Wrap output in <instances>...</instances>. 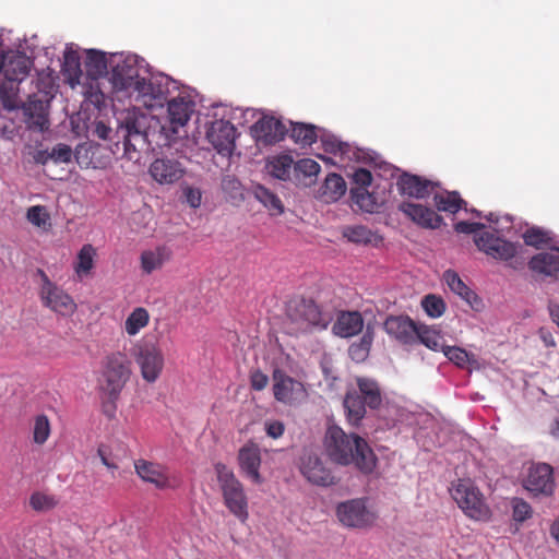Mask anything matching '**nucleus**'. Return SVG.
<instances>
[{"instance_id": "obj_37", "label": "nucleus", "mask_w": 559, "mask_h": 559, "mask_svg": "<svg viewBox=\"0 0 559 559\" xmlns=\"http://www.w3.org/2000/svg\"><path fill=\"white\" fill-rule=\"evenodd\" d=\"M252 193L254 198L261 202L272 215H281L284 212V205L281 199L262 185L254 186Z\"/></svg>"}, {"instance_id": "obj_33", "label": "nucleus", "mask_w": 559, "mask_h": 559, "mask_svg": "<svg viewBox=\"0 0 559 559\" xmlns=\"http://www.w3.org/2000/svg\"><path fill=\"white\" fill-rule=\"evenodd\" d=\"M346 417L352 426H358L366 414V402L356 391L347 392L343 402Z\"/></svg>"}, {"instance_id": "obj_30", "label": "nucleus", "mask_w": 559, "mask_h": 559, "mask_svg": "<svg viewBox=\"0 0 559 559\" xmlns=\"http://www.w3.org/2000/svg\"><path fill=\"white\" fill-rule=\"evenodd\" d=\"M443 278L451 292L460 296L471 307L475 308L480 302L478 296L462 281L456 272L448 270L443 273Z\"/></svg>"}, {"instance_id": "obj_24", "label": "nucleus", "mask_w": 559, "mask_h": 559, "mask_svg": "<svg viewBox=\"0 0 559 559\" xmlns=\"http://www.w3.org/2000/svg\"><path fill=\"white\" fill-rule=\"evenodd\" d=\"M528 269L544 276L557 277L559 275V248L533 255L528 261Z\"/></svg>"}, {"instance_id": "obj_50", "label": "nucleus", "mask_w": 559, "mask_h": 559, "mask_svg": "<svg viewBox=\"0 0 559 559\" xmlns=\"http://www.w3.org/2000/svg\"><path fill=\"white\" fill-rule=\"evenodd\" d=\"M512 519L516 523H523L533 514L532 507L522 498H512Z\"/></svg>"}, {"instance_id": "obj_7", "label": "nucleus", "mask_w": 559, "mask_h": 559, "mask_svg": "<svg viewBox=\"0 0 559 559\" xmlns=\"http://www.w3.org/2000/svg\"><path fill=\"white\" fill-rule=\"evenodd\" d=\"M451 496L468 518L476 521L489 520L490 509L483 495L471 481L459 480L453 485Z\"/></svg>"}, {"instance_id": "obj_38", "label": "nucleus", "mask_w": 559, "mask_h": 559, "mask_svg": "<svg viewBox=\"0 0 559 559\" xmlns=\"http://www.w3.org/2000/svg\"><path fill=\"white\" fill-rule=\"evenodd\" d=\"M95 257L96 249L91 243H86L80 249L74 262V272L80 278L91 273L94 267Z\"/></svg>"}, {"instance_id": "obj_59", "label": "nucleus", "mask_w": 559, "mask_h": 559, "mask_svg": "<svg viewBox=\"0 0 559 559\" xmlns=\"http://www.w3.org/2000/svg\"><path fill=\"white\" fill-rule=\"evenodd\" d=\"M322 145L328 153L336 154L343 152V143L333 136L322 138Z\"/></svg>"}, {"instance_id": "obj_54", "label": "nucleus", "mask_w": 559, "mask_h": 559, "mask_svg": "<svg viewBox=\"0 0 559 559\" xmlns=\"http://www.w3.org/2000/svg\"><path fill=\"white\" fill-rule=\"evenodd\" d=\"M265 433L272 439H278L284 435L285 425L281 420H265L264 421Z\"/></svg>"}, {"instance_id": "obj_20", "label": "nucleus", "mask_w": 559, "mask_h": 559, "mask_svg": "<svg viewBox=\"0 0 559 559\" xmlns=\"http://www.w3.org/2000/svg\"><path fill=\"white\" fill-rule=\"evenodd\" d=\"M134 467L142 480L154 485L157 489H167L174 486L168 469L159 464L139 460Z\"/></svg>"}, {"instance_id": "obj_47", "label": "nucleus", "mask_w": 559, "mask_h": 559, "mask_svg": "<svg viewBox=\"0 0 559 559\" xmlns=\"http://www.w3.org/2000/svg\"><path fill=\"white\" fill-rule=\"evenodd\" d=\"M421 307L430 318L441 317L447 309L444 300L440 296L433 294H429L423 298Z\"/></svg>"}, {"instance_id": "obj_6", "label": "nucleus", "mask_w": 559, "mask_h": 559, "mask_svg": "<svg viewBox=\"0 0 559 559\" xmlns=\"http://www.w3.org/2000/svg\"><path fill=\"white\" fill-rule=\"evenodd\" d=\"M216 471L225 506L242 523L246 522L248 519V502L242 485L234 473L225 466L217 465Z\"/></svg>"}, {"instance_id": "obj_51", "label": "nucleus", "mask_w": 559, "mask_h": 559, "mask_svg": "<svg viewBox=\"0 0 559 559\" xmlns=\"http://www.w3.org/2000/svg\"><path fill=\"white\" fill-rule=\"evenodd\" d=\"M294 170L299 176L300 174L307 178H316L321 170L320 165L311 158H302L295 163Z\"/></svg>"}, {"instance_id": "obj_16", "label": "nucleus", "mask_w": 559, "mask_h": 559, "mask_svg": "<svg viewBox=\"0 0 559 559\" xmlns=\"http://www.w3.org/2000/svg\"><path fill=\"white\" fill-rule=\"evenodd\" d=\"M523 486L534 495H550L555 486L550 465L540 463L530 467Z\"/></svg>"}, {"instance_id": "obj_53", "label": "nucleus", "mask_w": 559, "mask_h": 559, "mask_svg": "<svg viewBox=\"0 0 559 559\" xmlns=\"http://www.w3.org/2000/svg\"><path fill=\"white\" fill-rule=\"evenodd\" d=\"M29 504L36 511H48L55 508L57 501L51 496L36 492L31 496Z\"/></svg>"}, {"instance_id": "obj_23", "label": "nucleus", "mask_w": 559, "mask_h": 559, "mask_svg": "<svg viewBox=\"0 0 559 559\" xmlns=\"http://www.w3.org/2000/svg\"><path fill=\"white\" fill-rule=\"evenodd\" d=\"M238 461L242 473L250 478L253 483H262V477L259 473L261 465V452L257 444L247 443L238 454Z\"/></svg>"}, {"instance_id": "obj_10", "label": "nucleus", "mask_w": 559, "mask_h": 559, "mask_svg": "<svg viewBox=\"0 0 559 559\" xmlns=\"http://www.w3.org/2000/svg\"><path fill=\"white\" fill-rule=\"evenodd\" d=\"M273 393L276 401L288 405L301 403L307 397L304 384L280 370L273 373Z\"/></svg>"}, {"instance_id": "obj_25", "label": "nucleus", "mask_w": 559, "mask_h": 559, "mask_svg": "<svg viewBox=\"0 0 559 559\" xmlns=\"http://www.w3.org/2000/svg\"><path fill=\"white\" fill-rule=\"evenodd\" d=\"M364 330V319L358 311H342L332 326L335 335L341 337H353Z\"/></svg>"}, {"instance_id": "obj_17", "label": "nucleus", "mask_w": 559, "mask_h": 559, "mask_svg": "<svg viewBox=\"0 0 559 559\" xmlns=\"http://www.w3.org/2000/svg\"><path fill=\"white\" fill-rule=\"evenodd\" d=\"M186 173L180 162L174 158H156L148 168V174L159 185H173L180 180Z\"/></svg>"}, {"instance_id": "obj_64", "label": "nucleus", "mask_w": 559, "mask_h": 559, "mask_svg": "<svg viewBox=\"0 0 559 559\" xmlns=\"http://www.w3.org/2000/svg\"><path fill=\"white\" fill-rule=\"evenodd\" d=\"M549 309L554 322H556L559 328V305H551Z\"/></svg>"}, {"instance_id": "obj_12", "label": "nucleus", "mask_w": 559, "mask_h": 559, "mask_svg": "<svg viewBox=\"0 0 559 559\" xmlns=\"http://www.w3.org/2000/svg\"><path fill=\"white\" fill-rule=\"evenodd\" d=\"M477 248L487 255L500 260L509 261L518 253V245L500 238L492 233H484L474 239Z\"/></svg>"}, {"instance_id": "obj_5", "label": "nucleus", "mask_w": 559, "mask_h": 559, "mask_svg": "<svg viewBox=\"0 0 559 559\" xmlns=\"http://www.w3.org/2000/svg\"><path fill=\"white\" fill-rule=\"evenodd\" d=\"M36 274L40 277L38 296L41 305L59 316L71 317L78 309L72 296L52 282L44 270L37 269Z\"/></svg>"}, {"instance_id": "obj_31", "label": "nucleus", "mask_w": 559, "mask_h": 559, "mask_svg": "<svg viewBox=\"0 0 559 559\" xmlns=\"http://www.w3.org/2000/svg\"><path fill=\"white\" fill-rule=\"evenodd\" d=\"M342 235L349 242L356 245L378 246L382 241L381 236L362 225L345 226L342 230Z\"/></svg>"}, {"instance_id": "obj_28", "label": "nucleus", "mask_w": 559, "mask_h": 559, "mask_svg": "<svg viewBox=\"0 0 559 559\" xmlns=\"http://www.w3.org/2000/svg\"><path fill=\"white\" fill-rule=\"evenodd\" d=\"M171 251L166 246H158L144 250L140 255L141 270L144 274H152L160 270L170 259Z\"/></svg>"}, {"instance_id": "obj_57", "label": "nucleus", "mask_w": 559, "mask_h": 559, "mask_svg": "<svg viewBox=\"0 0 559 559\" xmlns=\"http://www.w3.org/2000/svg\"><path fill=\"white\" fill-rule=\"evenodd\" d=\"M485 225L483 223H471L466 221L457 222L454 225V229L456 233L461 234H474L480 229H483Z\"/></svg>"}, {"instance_id": "obj_52", "label": "nucleus", "mask_w": 559, "mask_h": 559, "mask_svg": "<svg viewBox=\"0 0 559 559\" xmlns=\"http://www.w3.org/2000/svg\"><path fill=\"white\" fill-rule=\"evenodd\" d=\"M72 148L64 143H58L50 150V158L55 164H67L71 162Z\"/></svg>"}, {"instance_id": "obj_60", "label": "nucleus", "mask_w": 559, "mask_h": 559, "mask_svg": "<svg viewBox=\"0 0 559 559\" xmlns=\"http://www.w3.org/2000/svg\"><path fill=\"white\" fill-rule=\"evenodd\" d=\"M97 454L102 461V463L108 468V469H111V471H115L118 468V465L116 464V462L110 457V454L108 452V449L107 447L105 445H100L97 450Z\"/></svg>"}, {"instance_id": "obj_48", "label": "nucleus", "mask_w": 559, "mask_h": 559, "mask_svg": "<svg viewBox=\"0 0 559 559\" xmlns=\"http://www.w3.org/2000/svg\"><path fill=\"white\" fill-rule=\"evenodd\" d=\"M524 242L527 246L540 249L550 241L549 234L540 228H528L523 235Z\"/></svg>"}, {"instance_id": "obj_42", "label": "nucleus", "mask_w": 559, "mask_h": 559, "mask_svg": "<svg viewBox=\"0 0 559 559\" xmlns=\"http://www.w3.org/2000/svg\"><path fill=\"white\" fill-rule=\"evenodd\" d=\"M317 131L313 124L302 122L292 123L290 138L304 146L311 145L317 141Z\"/></svg>"}, {"instance_id": "obj_18", "label": "nucleus", "mask_w": 559, "mask_h": 559, "mask_svg": "<svg viewBox=\"0 0 559 559\" xmlns=\"http://www.w3.org/2000/svg\"><path fill=\"white\" fill-rule=\"evenodd\" d=\"M287 317L297 324L296 330H305L308 325L320 322V309L312 300L301 299L288 306Z\"/></svg>"}, {"instance_id": "obj_1", "label": "nucleus", "mask_w": 559, "mask_h": 559, "mask_svg": "<svg viewBox=\"0 0 559 559\" xmlns=\"http://www.w3.org/2000/svg\"><path fill=\"white\" fill-rule=\"evenodd\" d=\"M110 67V82L116 93H122L148 108L164 99L162 86L141 75V67L135 56L112 55Z\"/></svg>"}, {"instance_id": "obj_26", "label": "nucleus", "mask_w": 559, "mask_h": 559, "mask_svg": "<svg viewBox=\"0 0 559 559\" xmlns=\"http://www.w3.org/2000/svg\"><path fill=\"white\" fill-rule=\"evenodd\" d=\"M136 362L142 378L148 383H154L164 368V357L160 352H139Z\"/></svg>"}, {"instance_id": "obj_13", "label": "nucleus", "mask_w": 559, "mask_h": 559, "mask_svg": "<svg viewBox=\"0 0 559 559\" xmlns=\"http://www.w3.org/2000/svg\"><path fill=\"white\" fill-rule=\"evenodd\" d=\"M250 130L255 141L263 145L278 143L287 134L285 124L272 116H263L251 126Z\"/></svg>"}, {"instance_id": "obj_63", "label": "nucleus", "mask_w": 559, "mask_h": 559, "mask_svg": "<svg viewBox=\"0 0 559 559\" xmlns=\"http://www.w3.org/2000/svg\"><path fill=\"white\" fill-rule=\"evenodd\" d=\"M540 335H542V338L544 340V344L546 347H554L556 346V343L554 341V337L550 333L544 331L543 329L540 330Z\"/></svg>"}, {"instance_id": "obj_21", "label": "nucleus", "mask_w": 559, "mask_h": 559, "mask_svg": "<svg viewBox=\"0 0 559 559\" xmlns=\"http://www.w3.org/2000/svg\"><path fill=\"white\" fill-rule=\"evenodd\" d=\"M399 210L424 228H439L443 222V218L433 210L421 204L403 202L399 205Z\"/></svg>"}, {"instance_id": "obj_62", "label": "nucleus", "mask_w": 559, "mask_h": 559, "mask_svg": "<svg viewBox=\"0 0 559 559\" xmlns=\"http://www.w3.org/2000/svg\"><path fill=\"white\" fill-rule=\"evenodd\" d=\"M373 329L368 324L361 337L359 349H370L373 342Z\"/></svg>"}, {"instance_id": "obj_36", "label": "nucleus", "mask_w": 559, "mask_h": 559, "mask_svg": "<svg viewBox=\"0 0 559 559\" xmlns=\"http://www.w3.org/2000/svg\"><path fill=\"white\" fill-rule=\"evenodd\" d=\"M62 71L68 76L71 85L80 83L83 75L81 58L76 50L67 48L63 55Z\"/></svg>"}, {"instance_id": "obj_3", "label": "nucleus", "mask_w": 559, "mask_h": 559, "mask_svg": "<svg viewBox=\"0 0 559 559\" xmlns=\"http://www.w3.org/2000/svg\"><path fill=\"white\" fill-rule=\"evenodd\" d=\"M118 121L117 136L123 141L124 156L130 160H138L140 152L150 144L148 117L133 108L126 110Z\"/></svg>"}, {"instance_id": "obj_11", "label": "nucleus", "mask_w": 559, "mask_h": 559, "mask_svg": "<svg viewBox=\"0 0 559 559\" xmlns=\"http://www.w3.org/2000/svg\"><path fill=\"white\" fill-rule=\"evenodd\" d=\"M299 468L302 476L313 485L326 487L335 484L332 472L317 453L305 452Z\"/></svg>"}, {"instance_id": "obj_27", "label": "nucleus", "mask_w": 559, "mask_h": 559, "mask_svg": "<svg viewBox=\"0 0 559 559\" xmlns=\"http://www.w3.org/2000/svg\"><path fill=\"white\" fill-rule=\"evenodd\" d=\"M31 64V60L24 53L9 52L3 71L4 80L22 82L28 75Z\"/></svg>"}, {"instance_id": "obj_9", "label": "nucleus", "mask_w": 559, "mask_h": 559, "mask_svg": "<svg viewBox=\"0 0 559 559\" xmlns=\"http://www.w3.org/2000/svg\"><path fill=\"white\" fill-rule=\"evenodd\" d=\"M50 99L47 94H33L23 105L28 129L44 132L48 130Z\"/></svg>"}, {"instance_id": "obj_55", "label": "nucleus", "mask_w": 559, "mask_h": 559, "mask_svg": "<svg viewBox=\"0 0 559 559\" xmlns=\"http://www.w3.org/2000/svg\"><path fill=\"white\" fill-rule=\"evenodd\" d=\"M372 181V175L371 173L366 168H358L353 174V182L357 187H365L367 189Z\"/></svg>"}, {"instance_id": "obj_61", "label": "nucleus", "mask_w": 559, "mask_h": 559, "mask_svg": "<svg viewBox=\"0 0 559 559\" xmlns=\"http://www.w3.org/2000/svg\"><path fill=\"white\" fill-rule=\"evenodd\" d=\"M33 159L36 164H39V165H46L48 162H51V158H50V150L48 148H45V150H36L34 153H33Z\"/></svg>"}, {"instance_id": "obj_45", "label": "nucleus", "mask_w": 559, "mask_h": 559, "mask_svg": "<svg viewBox=\"0 0 559 559\" xmlns=\"http://www.w3.org/2000/svg\"><path fill=\"white\" fill-rule=\"evenodd\" d=\"M26 219L43 231L51 229V217L44 205H33L27 209Z\"/></svg>"}, {"instance_id": "obj_34", "label": "nucleus", "mask_w": 559, "mask_h": 559, "mask_svg": "<svg viewBox=\"0 0 559 559\" xmlns=\"http://www.w3.org/2000/svg\"><path fill=\"white\" fill-rule=\"evenodd\" d=\"M346 192V183L341 175L329 174L321 187V195L325 202H335Z\"/></svg>"}, {"instance_id": "obj_41", "label": "nucleus", "mask_w": 559, "mask_h": 559, "mask_svg": "<svg viewBox=\"0 0 559 559\" xmlns=\"http://www.w3.org/2000/svg\"><path fill=\"white\" fill-rule=\"evenodd\" d=\"M0 103L9 111L19 108V83L4 80L0 84Z\"/></svg>"}, {"instance_id": "obj_49", "label": "nucleus", "mask_w": 559, "mask_h": 559, "mask_svg": "<svg viewBox=\"0 0 559 559\" xmlns=\"http://www.w3.org/2000/svg\"><path fill=\"white\" fill-rule=\"evenodd\" d=\"M443 355L460 368L472 369L477 365L473 352H443Z\"/></svg>"}, {"instance_id": "obj_22", "label": "nucleus", "mask_w": 559, "mask_h": 559, "mask_svg": "<svg viewBox=\"0 0 559 559\" xmlns=\"http://www.w3.org/2000/svg\"><path fill=\"white\" fill-rule=\"evenodd\" d=\"M416 334V344L419 343L429 349H462L449 343L448 336L437 325L419 323Z\"/></svg>"}, {"instance_id": "obj_8", "label": "nucleus", "mask_w": 559, "mask_h": 559, "mask_svg": "<svg viewBox=\"0 0 559 559\" xmlns=\"http://www.w3.org/2000/svg\"><path fill=\"white\" fill-rule=\"evenodd\" d=\"M336 515L344 526L353 528L367 527L374 521V515L368 510L364 499H352L338 503Z\"/></svg>"}, {"instance_id": "obj_15", "label": "nucleus", "mask_w": 559, "mask_h": 559, "mask_svg": "<svg viewBox=\"0 0 559 559\" xmlns=\"http://www.w3.org/2000/svg\"><path fill=\"white\" fill-rule=\"evenodd\" d=\"M418 325L408 316H389L383 323L384 331L403 345L416 344Z\"/></svg>"}, {"instance_id": "obj_39", "label": "nucleus", "mask_w": 559, "mask_h": 559, "mask_svg": "<svg viewBox=\"0 0 559 559\" xmlns=\"http://www.w3.org/2000/svg\"><path fill=\"white\" fill-rule=\"evenodd\" d=\"M357 385L360 396L370 408H377L380 406L382 399L379 385L376 381L367 378H359L357 379Z\"/></svg>"}, {"instance_id": "obj_43", "label": "nucleus", "mask_w": 559, "mask_h": 559, "mask_svg": "<svg viewBox=\"0 0 559 559\" xmlns=\"http://www.w3.org/2000/svg\"><path fill=\"white\" fill-rule=\"evenodd\" d=\"M148 311L143 307H138L126 319L124 330L129 335H135L148 324Z\"/></svg>"}, {"instance_id": "obj_56", "label": "nucleus", "mask_w": 559, "mask_h": 559, "mask_svg": "<svg viewBox=\"0 0 559 559\" xmlns=\"http://www.w3.org/2000/svg\"><path fill=\"white\" fill-rule=\"evenodd\" d=\"M183 194H185L187 203L191 207L197 209L201 205L202 193H201L200 189L193 188V187H187L183 190Z\"/></svg>"}, {"instance_id": "obj_14", "label": "nucleus", "mask_w": 559, "mask_h": 559, "mask_svg": "<svg viewBox=\"0 0 559 559\" xmlns=\"http://www.w3.org/2000/svg\"><path fill=\"white\" fill-rule=\"evenodd\" d=\"M236 132L231 122L216 120L207 132V139L219 154L229 155L235 148Z\"/></svg>"}, {"instance_id": "obj_19", "label": "nucleus", "mask_w": 559, "mask_h": 559, "mask_svg": "<svg viewBox=\"0 0 559 559\" xmlns=\"http://www.w3.org/2000/svg\"><path fill=\"white\" fill-rule=\"evenodd\" d=\"M396 186L399 192L403 195L425 199L432 193L438 185L420 176L404 173L399 177Z\"/></svg>"}, {"instance_id": "obj_35", "label": "nucleus", "mask_w": 559, "mask_h": 559, "mask_svg": "<svg viewBox=\"0 0 559 559\" xmlns=\"http://www.w3.org/2000/svg\"><path fill=\"white\" fill-rule=\"evenodd\" d=\"M436 207L441 212L451 214L457 213L461 209H465L466 202L460 197L456 191H444L433 195Z\"/></svg>"}, {"instance_id": "obj_40", "label": "nucleus", "mask_w": 559, "mask_h": 559, "mask_svg": "<svg viewBox=\"0 0 559 559\" xmlns=\"http://www.w3.org/2000/svg\"><path fill=\"white\" fill-rule=\"evenodd\" d=\"M293 157L287 154H282L273 157L267 163L269 173L280 179V180H288L290 178V171L294 168Z\"/></svg>"}, {"instance_id": "obj_4", "label": "nucleus", "mask_w": 559, "mask_h": 559, "mask_svg": "<svg viewBox=\"0 0 559 559\" xmlns=\"http://www.w3.org/2000/svg\"><path fill=\"white\" fill-rule=\"evenodd\" d=\"M132 374L131 360L123 352H111L102 362L98 385L110 401H117Z\"/></svg>"}, {"instance_id": "obj_58", "label": "nucleus", "mask_w": 559, "mask_h": 559, "mask_svg": "<svg viewBox=\"0 0 559 559\" xmlns=\"http://www.w3.org/2000/svg\"><path fill=\"white\" fill-rule=\"evenodd\" d=\"M251 388L255 391H261L266 388L269 378L260 370H254L250 377Z\"/></svg>"}, {"instance_id": "obj_29", "label": "nucleus", "mask_w": 559, "mask_h": 559, "mask_svg": "<svg viewBox=\"0 0 559 559\" xmlns=\"http://www.w3.org/2000/svg\"><path fill=\"white\" fill-rule=\"evenodd\" d=\"M84 66L87 76L92 80H97L108 73L110 59L108 60L103 51L88 49L86 50Z\"/></svg>"}, {"instance_id": "obj_32", "label": "nucleus", "mask_w": 559, "mask_h": 559, "mask_svg": "<svg viewBox=\"0 0 559 559\" xmlns=\"http://www.w3.org/2000/svg\"><path fill=\"white\" fill-rule=\"evenodd\" d=\"M193 111V103L183 97H177L168 103V115L174 127H183Z\"/></svg>"}, {"instance_id": "obj_44", "label": "nucleus", "mask_w": 559, "mask_h": 559, "mask_svg": "<svg viewBox=\"0 0 559 559\" xmlns=\"http://www.w3.org/2000/svg\"><path fill=\"white\" fill-rule=\"evenodd\" d=\"M352 199L355 204L365 212L373 213L378 210V201L372 193L365 187H353L350 189Z\"/></svg>"}, {"instance_id": "obj_46", "label": "nucleus", "mask_w": 559, "mask_h": 559, "mask_svg": "<svg viewBox=\"0 0 559 559\" xmlns=\"http://www.w3.org/2000/svg\"><path fill=\"white\" fill-rule=\"evenodd\" d=\"M32 435L34 443L41 445L50 436V423L46 415H37L34 418Z\"/></svg>"}, {"instance_id": "obj_2", "label": "nucleus", "mask_w": 559, "mask_h": 559, "mask_svg": "<svg viewBox=\"0 0 559 559\" xmlns=\"http://www.w3.org/2000/svg\"><path fill=\"white\" fill-rule=\"evenodd\" d=\"M323 448L329 460L336 465H353L364 474H370L376 467L377 459L367 441L336 425L326 428Z\"/></svg>"}]
</instances>
